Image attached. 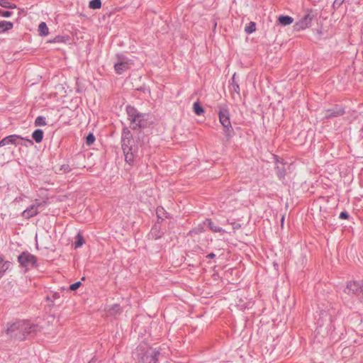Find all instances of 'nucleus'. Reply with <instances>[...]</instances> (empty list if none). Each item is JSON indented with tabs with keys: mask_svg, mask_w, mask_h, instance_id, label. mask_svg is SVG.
Here are the masks:
<instances>
[{
	"mask_svg": "<svg viewBox=\"0 0 363 363\" xmlns=\"http://www.w3.org/2000/svg\"><path fill=\"white\" fill-rule=\"evenodd\" d=\"M345 113V111L343 107L340 106H335V107L325 111V118L328 119L330 118L338 117L342 116Z\"/></svg>",
	"mask_w": 363,
	"mask_h": 363,
	"instance_id": "nucleus-11",
	"label": "nucleus"
},
{
	"mask_svg": "<svg viewBox=\"0 0 363 363\" xmlns=\"http://www.w3.org/2000/svg\"><path fill=\"white\" fill-rule=\"evenodd\" d=\"M84 243V239L80 232L77 233L75 237V240L73 242L72 245L75 249L81 247Z\"/></svg>",
	"mask_w": 363,
	"mask_h": 363,
	"instance_id": "nucleus-18",
	"label": "nucleus"
},
{
	"mask_svg": "<svg viewBox=\"0 0 363 363\" xmlns=\"http://www.w3.org/2000/svg\"><path fill=\"white\" fill-rule=\"evenodd\" d=\"M95 140L94 135L92 133H89L85 138V143L88 146H90L94 143Z\"/></svg>",
	"mask_w": 363,
	"mask_h": 363,
	"instance_id": "nucleus-27",
	"label": "nucleus"
},
{
	"mask_svg": "<svg viewBox=\"0 0 363 363\" xmlns=\"http://www.w3.org/2000/svg\"><path fill=\"white\" fill-rule=\"evenodd\" d=\"M160 352L155 350H148L142 354L138 363H157Z\"/></svg>",
	"mask_w": 363,
	"mask_h": 363,
	"instance_id": "nucleus-7",
	"label": "nucleus"
},
{
	"mask_svg": "<svg viewBox=\"0 0 363 363\" xmlns=\"http://www.w3.org/2000/svg\"><path fill=\"white\" fill-rule=\"evenodd\" d=\"M206 225L211 229V231L214 233H225V230L221 227L215 224L211 219L206 218Z\"/></svg>",
	"mask_w": 363,
	"mask_h": 363,
	"instance_id": "nucleus-16",
	"label": "nucleus"
},
{
	"mask_svg": "<svg viewBox=\"0 0 363 363\" xmlns=\"http://www.w3.org/2000/svg\"><path fill=\"white\" fill-rule=\"evenodd\" d=\"M157 217L158 218H160L162 220H163L164 218L161 216V213H166V212H164V210L162 207H160V208H157Z\"/></svg>",
	"mask_w": 363,
	"mask_h": 363,
	"instance_id": "nucleus-32",
	"label": "nucleus"
},
{
	"mask_svg": "<svg viewBox=\"0 0 363 363\" xmlns=\"http://www.w3.org/2000/svg\"><path fill=\"white\" fill-rule=\"evenodd\" d=\"M219 120L223 128H225V134L228 137H231L233 133V128L231 125L230 120L229 111L226 108H221L218 113Z\"/></svg>",
	"mask_w": 363,
	"mask_h": 363,
	"instance_id": "nucleus-5",
	"label": "nucleus"
},
{
	"mask_svg": "<svg viewBox=\"0 0 363 363\" xmlns=\"http://www.w3.org/2000/svg\"><path fill=\"white\" fill-rule=\"evenodd\" d=\"M89 8L92 9H98L101 7V0H91L89 1Z\"/></svg>",
	"mask_w": 363,
	"mask_h": 363,
	"instance_id": "nucleus-25",
	"label": "nucleus"
},
{
	"mask_svg": "<svg viewBox=\"0 0 363 363\" xmlns=\"http://www.w3.org/2000/svg\"><path fill=\"white\" fill-rule=\"evenodd\" d=\"M284 217L281 218V222L283 223L284 222Z\"/></svg>",
	"mask_w": 363,
	"mask_h": 363,
	"instance_id": "nucleus-37",
	"label": "nucleus"
},
{
	"mask_svg": "<svg viewBox=\"0 0 363 363\" xmlns=\"http://www.w3.org/2000/svg\"><path fill=\"white\" fill-rule=\"evenodd\" d=\"M89 363H94V359H92L91 361H90Z\"/></svg>",
	"mask_w": 363,
	"mask_h": 363,
	"instance_id": "nucleus-36",
	"label": "nucleus"
},
{
	"mask_svg": "<svg viewBox=\"0 0 363 363\" xmlns=\"http://www.w3.org/2000/svg\"><path fill=\"white\" fill-rule=\"evenodd\" d=\"M313 17L310 13L306 14L295 25V29L297 30H304L308 28L312 22Z\"/></svg>",
	"mask_w": 363,
	"mask_h": 363,
	"instance_id": "nucleus-9",
	"label": "nucleus"
},
{
	"mask_svg": "<svg viewBox=\"0 0 363 363\" xmlns=\"http://www.w3.org/2000/svg\"><path fill=\"white\" fill-rule=\"evenodd\" d=\"M126 112L133 129L144 128L147 126L150 118L149 114L140 113L134 106L130 105L126 106Z\"/></svg>",
	"mask_w": 363,
	"mask_h": 363,
	"instance_id": "nucleus-3",
	"label": "nucleus"
},
{
	"mask_svg": "<svg viewBox=\"0 0 363 363\" xmlns=\"http://www.w3.org/2000/svg\"><path fill=\"white\" fill-rule=\"evenodd\" d=\"M39 34L42 36H46L48 35V28L45 22H41L38 26Z\"/></svg>",
	"mask_w": 363,
	"mask_h": 363,
	"instance_id": "nucleus-22",
	"label": "nucleus"
},
{
	"mask_svg": "<svg viewBox=\"0 0 363 363\" xmlns=\"http://www.w3.org/2000/svg\"><path fill=\"white\" fill-rule=\"evenodd\" d=\"M82 285L81 281H77L69 285V290L75 291Z\"/></svg>",
	"mask_w": 363,
	"mask_h": 363,
	"instance_id": "nucleus-29",
	"label": "nucleus"
},
{
	"mask_svg": "<svg viewBox=\"0 0 363 363\" xmlns=\"http://www.w3.org/2000/svg\"><path fill=\"white\" fill-rule=\"evenodd\" d=\"M13 26V23L6 21H0V33L11 30Z\"/></svg>",
	"mask_w": 363,
	"mask_h": 363,
	"instance_id": "nucleus-19",
	"label": "nucleus"
},
{
	"mask_svg": "<svg viewBox=\"0 0 363 363\" xmlns=\"http://www.w3.org/2000/svg\"><path fill=\"white\" fill-rule=\"evenodd\" d=\"M230 92H233L238 95V97H240V88L238 82L236 80V73H234L230 81L229 85Z\"/></svg>",
	"mask_w": 363,
	"mask_h": 363,
	"instance_id": "nucleus-14",
	"label": "nucleus"
},
{
	"mask_svg": "<svg viewBox=\"0 0 363 363\" xmlns=\"http://www.w3.org/2000/svg\"><path fill=\"white\" fill-rule=\"evenodd\" d=\"M46 125V121L45 118L44 116H38L35 121V126H40V125Z\"/></svg>",
	"mask_w": 363,
	"mask_h": 363,
	"instance_id": "nucleus-28",
	"label": "nucleus"
},
{
	"mask_svg": "<svg viewBox=\"0 0 363 363\" xmlns=\"http://www.w3.org/2000/svg\"><path fill=\"white\" fill-rule=\"evenodd\" d=\"M0 6L6 9H15L16 5L10 3L8 0H0Z\"/></svg>",
	"mask_w": 363,
	"mask_h": 363,
	"instance_id": "nucleus-26",
	"label": "nucleus"
},
{
	"mask_svg": "<svg viewBox=\"0 0 363 363\" xmlns=\"http://www.w3.org/2000/svg\"><path fill=\"white\" fill-rule=\"evenodd\" d=\"M43 131L41 129H37L32 133V138L36 143H39L43 140Z\"/></svg>",
	"mask_w": 363,
	"mask_h": 363,
	"instance_id": "nucleus-20",
	"label": "nucleus"
},
{
	"mask_svg": "<svg viewBox=\"0 0 363 363\" xmlns=\"http://www.w3.org/2000/svg\"><path fill=\"white\" fill-rule=\"evenodd\" d=\"M215 257H216V255L213 252L209 253L208 255H206V258H208V259H213Z\"/></svg>",
	"mask_w": 363,
	"mask_h": 363,
	"instance_id": "nucleus-34",
	"label": "nucleus"
},
{
	"mask_svg": "<svg viewBox=\"0 0 363 363\" xmlns=\"http://www.w3.org/2000/svg\"><path fill=\"white\" fill-rule=\"evenodd\" d=\"M361 284L357 281H351L347 284L346 288L344 290V292L347 294L348 295H359L360 290Z\"/></svg>",
	"mask_w": 363,
	"mask_h": 363,
	"instance_id": "nucleus-10",
	"label": "nucleus"
},
{
	"mask_svg": "<svg viewBox=\"0 0 363 363\" xmlns=\"http://www.w3.org/2000/svg\"><path fill=\"white\" fill-rule=\"evenodd\" d=\"M256 30V23L251 21L245 28V31L247 34H252Z\"/></svg>",
	"mask_w": 363,
	"mask_h": 363,
	"instance_id": "nucleus-24",
	"label": "nucleus"
},
{
	"mask_svg": "<svg viewBox=\"0 0 363 363\" xmlns=\"http://www.w3.org/2000/svg\"><path fill=\"white\" fill-rule=\"evenodd\" d=\"M206 225V220H205L203 222L199 223L193 229H191L189 232L188 234L189 235H194L201 234V233H203L206 230V228H205Z\"/></svg>",
	"mask_w": 363,
	"mask_h": 363,
	"instance_id": "nucleus-15",
	"label": "nucleus"
},
{
	"mask_svg": "<svg viewBox=\"0 0 363 363\" xmlns=\"http://www.w3.org/2000/svg\"><path fill=\"white\" fill-rule=\"evenodd\" d=\"M121 146L125 157V161L130 165H133L139 158L138 146L133 138L130 131L124 128L121 134Z\"/></svg>",
	"mask_w": 363,
	"mask_h": 363,
	"instance_id": "nucleus-2",
	"label": "nucleus"
},
{
	"mask_svg": "<svg viewBox=\"0 0 363 363\" xmlns=\"http://www.w3.org/2000/svg\"><path fill=\"white\" fill-rule=\"evenodd\" d=\"M37 257L30 253L28 251H24L18 257V262L20 267L28 270L31 268H36L38 267Z\"/></svg>",
	"mask_w": 363,
	"mask_h": 363,
	"instance_id": "nucleus-4",
	"label": "nucleus"
},
{
	"mask_svg": "<svg viewBox=\"0 0 363 363\" xmlns=\"http://www.w3.org/2000/svg\"><path fill=\"white\" fill-rule=\"evenodd\" d=\"M117 62L114 65V69L118 74H122L125 71L130 68L132 62L122 54L116 55Z\"/></svg>",
	"mask_w": 363,
	"mask_h": 363,
	"instance_id": "nucleus-6",
	"label": "nucleus"
},
{
	"mask_svg": "<svg viewBox=\"0 0 363 363\" xmlns=\"http://www.w3.org/2000/svg\"><path fill=\"white\" fill-rule=\"evenodd\" d=\"M193 109L196 115L201 116L204 113L203 108L200 105V104L196 101L193 105Z\"/></svg>",
	"mask_w": 363,
	"mask_h": 363,
	"instance_id": "nucleus-23",
	"label": "nucleus"
},
{
	"mask_svg": "<svg viewBox=\"0 0 363 363\" xmlns=\"http://www.w3.org/2000/svg\"><path fill=\"white\" fill-rule=\"evenodd\" d=\"M286 163L279 162L277 160V166L275 167V172L279 180H284L286 174V169L285 167Z\"/></svg>",
	"mask_w": 363,
	"mask_h": 363,
	"instance_id": "nucleus-13",
	"label": "nucleus"
},
{
	"mask_svg": "<svg viewBox=\"0 0 363 363\" xmlns=\"http://www.w3.org/2000/svg\"><path fill=\"white\" fill-rule=\"evenodd\" d=\"M11 263L9 261H4V259L0 257V277H1L4 273L9 269Z\"/></svg>",
	"mask_w": 363,
	"mask_h": 363,
	"instance_id": "nucleus-17",
	"label": "nucleus"
},
{
	"mask_svg": "<svg viewBox=\"0 0 363 363\" xmlns=\"http://www.w3.org/2000/svg\"><path fill=\"white\" fill-rule=\"evenodd\" d=\"M42 205L41 203H36L31 205L29 208L24 210L22 213V216L26 219H29L38 213V208Z\"/></svg>",
	"mask_w": 363,
	"mask_h": 363,
	"instance_id": "nucleus-12",
	"label": "nucleus"
},
{
	"mask_svg": "<svg viewBox=\"0 0 363 363\" xmlns=\"http://www.w3.org/2000/svg\"><path fill=\"white\" fill-rule=\"evenodd\" d=\"M52 298L53 299H57V298H60V295L58 293H55L52 294Z\"/></svg>",
	"mask_w": 363,
	"mask_h": 363,
	"instance_id": "nucleus-35",
	"label": "nucleus"
},
{
	"mask_svg": "<svg viewBox=\"0 0 363 363\" xmlns=\"http://www.w3.org/2000/svg\"><path fill=\"white\" fill-rule=\"evenodd\" d=\"M349 217H350V215H349L348 212H347L346 211H342L339 215L340 219H347V218H349Z\"/></svg>",
	"mask_w": 363,
	"mask_h": 363,
	"instance_id": "nucleus-31",
	"label": "nucleus"
},
{
	"mask_svg": "<svg viewBox=\"0 0 363 363\" xmlns=\"http://www.w3.org/2000/svg\"><path fill=\"white\" fill-rule=\"evenodd\" d=\"M18 140H24V138L18 135H11L6 136L0 140V147H4L10 144L18 145L20 144L18 142ZM25 140L30 145L33 144V141L30 139H25Z\"/></svg>",
	"mask_w": 363,
	"mask_h": 363,
	"instance_id": "nucleus-8",
	"label": "nucleus"
},
{
	"mask_svg": "<svg viewBox=\"0 0 363 363\" xmlns=\"http://www.w3.org/2000/svg\"><path fill=\"white\" fill-rule=\"evenodd\" d=\"M345 1V0H335L333 4L334 8H339Z\"/></svg>",
	"mask_w": 363,
	"mask_h": 363,
	"instance_id": "nucleus-33",
	"label": "nucleus"
},
{
	"mask_svg": "<svg viewBox=\"0 0 363 363\" xmlns=\"http://www.w3.org/2000/svg\"><path fill=\"white\" fill-rule=\"evenodd\" d=\"M40 330L37 324H31L25 320H17L13 323H8L6 334L11 338L24 340L28 335H35Z\"/></svg>",
	"mask_w": 363,
	"mask_h": 363,
	"instance_id": "nucleus-1",
	"label": "nucleus"
},
{
	"mask_svg": "<svg viewBox=\"0 0 363 363\" xmlns=\"http://www.w3.org/2000/svg\"><path fill=\"white\" fill-rule=\"evenodd\" d=\"M11 14H12V12H11L9 11H4L2 9H0V16H1L8 18V17H10L11 16Z\"/></svg>",
	"mask_w": 363,
	"mask_h": 363,
	"instance_id": "nucleus-30",
	"label": "nucleus"
},
{
	"mask_svg": "<svg viewBox=\"0 0 363 363\" xmlns=\"http://www.w3.org/2000/svg\"><path fill=\"white\" fill-rule=\"evenodd\" d=\"M294 18L289 16H280L279 17V22L282 26H288L292 23Z\"/></svg>",
	"mask_w": 363,
	"mask_h": 363,
	"instance_id": "nucleus-21",
	"label": "nucleus"
}]
</instances>
